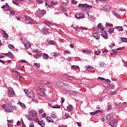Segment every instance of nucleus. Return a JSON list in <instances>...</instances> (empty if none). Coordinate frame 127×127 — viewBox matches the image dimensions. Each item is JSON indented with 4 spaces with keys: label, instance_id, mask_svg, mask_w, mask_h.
Masks as SVG:
<instances>
[{
    "label": "nucleus",
    "instance_id": "nucleus-1",
    "mask_svg": "<svg viewBox=\"0 0 127 127\" xmlns=\"http://www.w3.org/2000/svg\"><path fill=\"white\" fill-rule=\"evenodd\" d=\"M1 108L2 109H4L6 113H12V112H13V108H12V106L10 104H3L1 106Z\"/></svg>",
    "mask_w": 127,
    "mask_h": 127
},
{
    "label": "nucleus",
    "instance_id": "nucleus-2",
    "mask_svg": "<svg viewBox=\"0 0 127 127\" xmlns=\"http://www.w3.org/2000/svg\"><path fill=\"white\" fill-rule=\"evenodd\" d=\"M35 91L39 94V96H44L46 89L44 87H41V86H37L35 88Z\"/></svg>",
    "mask_w": 127,
    "mask_h": 127
},
{
    "label": "nucleus",
    "instance_id": "nucleus-3",
    "mask_svg": "<svg viewBox=\"0 0 127 127\" xmlns=\"http://www.w3.org/2000/svg\"><path fill=\"white\" fill-rule=\"evenodd\" d=\"M78 7H80L81 9H82V8H83V7H84L86 9H91V8H92V7H93V5H88L87 4H86V3H85V4L79 3L78 4Z\"/></svg>",
    "mask_w": 127,
    "mask_h": 127
},
{
    "label": "nucleus",
    "instance_id": "nucleus-4",
    "mask_svg": "<svg viewBox=\"0 0 127 127\" xmlns=\"http://www.w3.org/2000/svg\"><path fill=\"white\" fill-rule=\"evenodd\" d=\"M36 14L38 17H41V16H43L44 14H46V10H38L36 12Z\"/></svg>",
    "mask_w": 127,
    "mask_h": 127
},
{
    "label": "nucleus",
    "instance_id": "nucleus-5",
    "mask_svg": "<svg viewBox=\"0 0 127 127\" xmlns=\"http://www.w3.org/2000/svg\"><path fill=\"white\" fill-rule=\"evenodd\" d=\"M74 17L77 19H82V18H85V14L82 12H78L75 14Z\"/></svg>",
    "mask_w": 127,
    "mask_h": 127
},
{
    "label": "nucleus",
    "instance_id": "nucleus-6",
    "mask_svg": "<svg viewBox=\"0 0 127 127\" xmlns=\"http://www.w3.org/2000/svg\"><path fill=\"white\" fill-rule=\"evenodd\" d=\"M24 92L26 95H27V96H34V94H33V91L31 89H28V90L24 89Z\"/></svg>",
    "mask_w": 127,
    "mask_h": 127
},
{
    "label": "nucleus",
    "instance_id": "nucleus-7",
    "mask_svg": "<svg viewBox=\"0 0 127 127\" xmlns=\"http://www.w3.org/2000/svg\"><path fill=\"white\" fill-rule=\"evenodd\" d=\"M106 120L110 123L114 120V116H113V115L109 114L106 116Z\"/></svg>",
    "mask_w": 127,
    "mask_h": 127
},
{
    "label": "nucleus",
    "instance_id": "nucleus-8",
    "mask_svg": "<svg viewBox=\"0 0 127 127\" xmlns=\"http://www.w3.org/2000/svg\"><path fill=\"white\" fill-rule=\"evenodd\" d=\"M102 9L104 11H110L111 10V6L108 4L104 5L102 7Z\"/></svg>",
    "mask_w": 127,
    "mask_h": 127
},
{
    "label": "nucleus",
    "instance_id": "nucleus-9",
    "mask_svg": "<svg viewBox=\"0 0 127 127\" xmlns=\"http://www.w3.org/2000/svg\"><path fill=\"white\" fill-rule=\"evenodd\" d=\"M23 43L25 47V48H26V49H29V48H30V47H31V45L30 44V42H23Z\"/></svg>",
    "mask_w": 127,
    "mask_h": 127
},
{
    "label": "nucleus",
    "instance_id": "nucleus-10",
    "mask_svg": "<svg viewBox=\"0 0 127 127\" xmlns=\"http://www.w3.org/2000/svg\"><path fill=\"white\" fill-rule=\"evenodd\" d=\"M57 85H58L59 86H60L61 87H64V86H65V87H69L68 84H66L64 82H61V81L57 82Z\"/></svg>",
    "mask_w": 127,
    "mask_h": 127
},
{
    "label": "nucleus",
    "instance_id": "nucleus-11",
    "mask_svg": "<svg viewBox=\"0 0 127 127\" xmlns=\"http://www.w3.org/2000/svg\"><path fill=\"white\" fill-rule=\"evenodd\" d=\"M38 125H39L42 127H45V122L42 119H41L40 120H39L38 121Z\"/></svg>",
    "mask_w": 127,
    "mask_h": 127
},
{
    "label": "nucleus",
    "instance_id": "nucleus-12",
    "mask_svg": "<svg viewBox=\"0 0 127 127\" xmlns=\"http://www.w3.org/2000/svg\"><path fill=\"white\" fill-rule=\"evenodd\" d=\"M8 95H13L15 96V93H14V91L13 90V89L10 88L8 89Z\"/></svg>",
    "mask_w": 127,
    "mask_h": 127
},
{
    "label": "nucleus",
    "instance_id": "nucleus-13",
    "mask_svg": "<svg viewBox=\"0 0 127 127\" xmlns=\"http://www.w3.org/2000/svg\"><path fill=\"white\" fill-rule=\"evenodd\" d=\"M1 33L3 37H4L5 38H6V39H8V35L7 34V33H6V32H5L4 30H2L1 31Z\"/></svg>",
    "mask_w": 127,
    "mask_h": 127
},
{
    "label": "nucleus",
    "instance_id": "nucleus-14",
    "mask_svg": "<svg viewBox=\"0 0 127 127\" xmlns=\"http://www.w3.org/2000/svg\"><path fill=\"white\" fill-rule=\"evenodd\" d=\"M101 36H103L105 39H108V33L106 31H104L101 34Z\"/></svg>",
    "mask_w": 127,
    "mask_h": 127
},
{
    "label": "nucleus",
    "instance_id": "nucleus-15",
    "mask_svg": "<svg viewBox=\"0 0 127 127\" xmlns=\"http://www.w3.org/2000/svg\"><path fill=\"white\" fill-rule=\"evenodd\" d=\"M93 37L95 39H97V40H99L100 39V35L99 34V32H96L93 34Z\"/></svg>",
    "mask_w": 127,
    "mask_h": 127
},
{
    "label": "nucleus",
    "instance_id": "nucleus-16",
    "mask_svg": "<svg viewBox=\"0 0 127 127\" xmlns=\"http://www.w3.org/2000/svg\"><path fill=\"white\" fill-rule=\"evenodd\" d=\"M29 116H30V117H33L34 118L37 116V113H36L35 112H33L32 111H30L29 112Z\"/></svg>",
    "mask_w": 127,
    "mask_h": 127
},
{
    "label": "nucleus",
    "instance_id": "nucleus-17",
    "mask_svg": "<svg viewBox=\"0 0 127 127\" xmlns=\"http://www.w3.org/2000/svg\"><path fill=\"white\" fill-rule=\"evenodd\" d=\"M42 30L44 34H45L46 35H49V34H50L49 31H48V29L43 28Z\"/></svg>",
    "mask_w": 127,
    "mask_h": 127
},
{
    "label": "nucleus",
    "instance_id": "nucleus-18",
    "mask_svg": "<svg viewBox=\"0 0 127 127\" xmlns=\"http://www.w3.org/2000/svg\"><path fill=\"white\" fill-rule=\"evenodd\" d=\"M46 120L48 123H54V121L51 117H47Z\"/></svg>",
    "mask_w": 127,
    "mask_h": 127
},
{
    "label": "nucleus",
    "instance_id": "nucleus-19",
    "mask_svg": "<svg viewBox=\"0 0 127 127\" xmlns=\"http://www.w3.org/2000/svg\"><path fill=\"white\" fill-rule=\"evenodd\" d=\"M66 110L67 111V112H71V111H73V106L70 105L67 106Z\"/></svg>",
    "mask_w": 127,
    "mask_h": 127
},
{
    "label": "nucleus",
    "instance_id": "nucleus-20",
    "mask_svg": "<svg viewBox=\"0 0 127 127\" xmlns=\"http://www.w3.org/2000/svg\"><path fill=\"white\" fill-rule=\"evenodd\" d=\"M98 27L99 29H101V30H105V27H104L103 25H102V24H101V23H99L98 25Z\"/></svg>",
    "mask_w": 127,
    "mask_h": 127
},
{
    "label": "nucleus",
    "instance_id": "nucleus-21",
    "mask_svg": "<svg viewBox=\"0 0 127 127\" xmlns=\"http://www.w3.org/2000/svg\"><path fill=\"white\" fill-rule=\"evenodd\" d=\"M45 86H46L48 87V88H50L51 89V87H52V84H51V83L50 82H48L45 84Z\"/></svg>",
    "mask_w": 127,
    "mask_h": 127
},
{
    "label": "nucleus",
    "instance_id": "nucleus-22",
    "mask_svg": "<svg viewBox=\"0 0 127 127\" xmlns=\"http://www.w3.org/2000/svg\"><path fill=\"white\" fill-rule=\"evenodd\" d=\"M115 31V29L113 28H110L109 30L108 31V33L110 34H112V33H114V32Z\"/></svg>",
    "mask_w": 127,
    "mask_h": 127
},
{
    "label": "nucleus",
    "instance_id": "nucleus-23",
    "mask_svg": "<svg viewBox=\"0 0 127 127\" xmlns=\"http://www.w3.org/2000/svg\"><path fill=\"white\" fill-rule=\"evenodd\" d=\"M82 52L84 54H92V52L91 51V50H84V51H83Z\"/></svg>",
    "mask_w": 127,
    "mask_h": 127
},
{
    "label": "nucleus",
    "instance_id": "nucleus-24",
    "mask_svg": "<svg viewBox=\"0 0 127 127\" xmlns=\"http://www.w3.org/2000/svg\"><path fill=\"white\" fill-rule=\"evenodd\" d=\"M44 22L45 24L51 27V28H52V27H53V25L50 22L47 21H45Z\"/></svg>",
    "mask_w": 127,
    "mask_h": 127
},
{
    "label": "nucleus",
    "instance_id": "nucleus-25",
    "mask_svg": "<svg viewBox=\"0 0 127 127\" xmlns=\"http://www.w3.org/2000/svg\"><path fill=\"white\" fill-rule=\"evenodd\" d=\"M113 14H114V15H115L116 17H117V18H121V16H120V15H119V14H118V13H116L115 11H114L113 12Z\"/></svg>",
    "mask_w": 127,
    "mask_h": 127
},
{
    "label": "nucleus",
    "instance_id": "nucleus-26",
    "mask_svg": "<svg viewBox=\"0 0 127 127\" xmlns=\"http://www.w3.org/2000/svg\"><path fill=\"white\" fill-rule=\"evenodd\" d=\"M8 56L9 57V58H14V56L12 54V53L9 52L8 53Z\"/></svg>",
    "mask_w": 127,
    "mask_h": 127
},
{
    "label": "nucleus",
    "instance_id": "nucleus-27",
    "mask_svg": "<svg viewBox=\"0 0 127 127\" xmlns=\"http://www.w3.org/2000/svg\"><path fill=\"white\" fill-rule=\"evenodd\" d=\"M41 57V54H36L34 55V58L35 59H39Z\"/></svg>",
    "mask_w": 127,
    "mask_h": 127
},
{
    "label": "nucleus",
    "instance_id": "nucleus-28",
    "mask_svg": "<svg viewBox=\"0 0 127 127\" xmlns=\"http://www.w3.org/2000/svg\"><path fill=\"white\" fill-rule=\"evenodd\" d=\"M48 57H49V56H48V54H44L43 55V59H45V60L48 59Z\"/></svg>",
    "mask_w": 127,
    "mask_h": 127
},
{
    "label": "nucleus",
    "instance_id": "nucleus-29",
    "mask_svg": "<svg viewBox=\"0 0 127 127\" xmlns=\"http://www.w3.org/2000/svg\"><path fill=\"white\" fill-rule=\"evenodd\" d=\"M79 66L78 65H72L71 69L72 70H77V69H79Z\"/></svg>",
    "mask_w": 127,
    "mask_h": 127
},
{
    "label": "nucleus",
    "instance_id": "nucleus-30",
    "mask_svg": "<svg viewBox=\"0 0 127 127\" xmlns=\"http://www.w3.org/2000/svg\"><path fill=\"white\" fill-rule=\"evenodd\" d=\"M116 29H118L119 31H124V28L122 26H117L116 27Z\"/></svg>",
    "mask_w": 127,
    "mask_h": 127
},
{
    "label": "nucleus",
    "instance_id": "nucleus-31",
    "mask_svg": "<svg viewBox=\"0 0 127 127\" xmlns=\"http://www.w3.org/2000/svg\"><path fill=\"white\" fill-rule=\"evenodd\" d=\"M86 14H87L88 17V19L89 20L91 21L93 19V16H92V15H90V14H89V13H86Z\"/></svg>",
    "mask_w": 127,
    "mask_h": 127
},
{
    "label": "nucleus",
    "instance_id": "nucleus-32",
    "mask_svg": "<svg viewBox=\"0 0 127 127\" xmlns=\"http://www.w3.org/2000/svg\"><path fill=\"white\" fill-rule=\"evenodd\" d=\"M28 24H34V21L33 20H32V19L29 20L28 22Z\"/></svg>",
    "mask_w": 127,
    "mask_h": 127
},
{
    "label": "nucleus",
    "instance_id": "nucleus-33",
    "mask_svg": "<svg viewBox=\"0 0 127 127\" xmlns=\"http://www.w3.org/2000/svg\"><path fill=\"white\" fill-rule=\"evenodd\" d=\"M8 47L11 50H13V49H14V46L11 44H9L8 46Z\"/></svg>",
    "mask_w": 127,
    "mask_h": 127
},
{
    "label": "nucleus",
    "instance_id": "nucleus-34",
    "mask_svg": "<svg viewBox=\"0 0 127 127\" xmlns=\"http://www.w3.org/2000/svg\"><path fill=\"white\" fill-rule=\"evenodd\" d=\"M71 52L69 50H65L64 51V55H67V54H70Z\"/></svg>",
    "mask_w": 127,
    "mask_h": 127
},
{
    "label": "nucleus",
    "instance_id": "nucleus-35",
    "mask_svg": "<svg viewBox=\"0 0 127 127\" xmlns=\"http://www.w3.org/2000/svg\"><path fill=\"white\" fill-rule=\"evenodd\" d=\"M8 6V4L7 3H5L4 5H3L1 6V8L4 9V8H6V7H7Z\"/></svg>",
    "mask_w": 127,
    "mask_h": 127
},
{
    "label": "nucleus",
    "instance_id": "nucleus-36",
    "mask_svg": "<svg viewBox=\"0 0 127 127\" xmlns=\"http://www.w3.org/2000/svg\"><path fill=\"white\" fill-rule=\"evenodd\" d=\"M108 88H109V89H115V85L110 84L108 86Z\"/></svg>",
    "mask_w": 127,
    "mask_h": 127
},
{
    "label": "nucleus",
    "instance_id": "nucleus-37",
    "mask_svg": "<svg viewBox=\"0 0 127 127\" xmlns=\"http://www.w3.org/2000/svg\"><path fill=\"white\" fill-rule=\"evenodd\" d=\"M49 44H50V45H55V42H54V41H50L49 42Z\"/></svg>",
    "mask_w": 127,
    "mask_h": 127
},
{
    "label": "nucleus",
    "instance_id": "nucleus-38",
    "mask_svg": "<svg viewBox=\"0 0 127 127\" xmlns=\"http://www.w3.org/2000/svg\"><path fill=\"white\" fill-rule=\"evenodd\" d=\"M112 52L114 53H112L111 54V56H113V55H117L118 52H116V51H115L114 50H113Z\"/></svg>",
    "mask_w": 127,
    "mask_h": 127
},
{
    "label": "nucleus",
    "instance_id": "nucleus-39",
    "mask_svg": "<svg viewBox=\"0 0 127 127\" xmlns=\"http://www.w3.org/2000/svg\"><path fill=\"white\" fill-rule=\"evenodd\" d=\"M25 18L26 21H28V22L29 21V20L31 19V18L30 17L28 16H25Z\"/></svg>",
    "mask_w": 127,
    "mask_h": 127
},
{
    "label": "nucleus",
    "instance_id": "nucleus-40",
    "mask_svg": "<svg viewBox=\"0 0 127 127\" xmlns=\"http://www.w3.org/2000/svg\"><path fill=\"white\" fill-rule=\"evenodd\" d=\"M121 41H122V42H127V38H121Z\"/></svg>",
    "mask_w": 127,
    "mask_h": 127
},
{
    "label": "nucleus",
    "instance_id": "nucleus-41",
    "mask_svg": "<svg viewBox=\"0 0 127 127\" xmlns=\"http://www.w3.org/2000/svg\"><path fill=\"white\" fill-rule=\"evenodd\" d=\"M94 54H95V55H100V54H101V51H95L94 52Z\"/></svg>",
    "mask_w": 127,
    "mask_h": 127
},
{
    "label": "nucleus",
    "instance_id": "nucleus-42",
    "mask_svg": "<svg viewBox=\"0 0 127 127\" xmlns=\"http://www.w3.org/2000/svg\"><path fill=\"white\" fill-rule=\"evenodd\" d=\"M34 65L35 67H37V68H40V64L35 63Z\"/></svg>",
    "mask_w": 127,
    "mask_h": 127
},
{
    "label": "nucleus",
    "instance_id": "nucleus-43",
    "mask_svg": "<svg viewBox=\"0 0 127 127\" xmlns=\"http://www.w3.org/2000/svg\"><path fill=\"white\" fill-rule=\"evenodd\" d=\"M97 114H98L97 113V111H96L95 112H91L90 113L91 116H96V115H97Z\"/></svg>",
    "mask_w": 127,
    "mask_h": 127
},
{
    "label": "nucleus",
    "instance_id": "nucleus-44",
    "mask_svg": "<svg viewBox=\"0 0 127 127\" xmlns=\"http://www.w3.org/2000/svg\"><path fill=\"white\" fill-rule=\"evenodd\" d=\"M19 105H20V107H22V108L25 107V104H24V103L19 102Z\"/></svg>",
    "mask_w": 127,
    "mask_h": 127
},
{
    "label": "nucleus",
    "instance_id": "nucleus-45",
    "mask_svg": "<svg viewBox=\"0 0 127 127\" xmlns=\"http://www.w3.org/2000/svg\"><path fill=\"white\" fill-rule=\"evenodd\" d=\"M51 56H54V57H57V56H58V55H57V54L54 53H51Z\"/></svg>",
    "mask_w": 127,
    "mask_h": 127
},
{
    "label": "nucleus",
    "instance_id": "nucleus-46",
    "mask_svg": "<svg viewBox=\"0 0 127 127\" xmlns=\"http://www.w3.org/2000/svg\"><path fill=\"white\" fill-rule=\"evenodd\" d=\"M51 116L54 119H57V116H56V115H54L53 114H52Z\"/></svg>",
    "mask_w": 127,
    "mask_h": 127
},
{
    "label": "nucleus",
    "instance_id": "nucleus-47",
    "mask_svg": "<svg viewBox=\"0 0 127 127\" xmlns=\"http://www.w3.org/2000/svg\"><path fill=\"white\" fill-rule=\"evenodd\" d=\"M117 95V91H112L110 93V95Z\"/></svg>",
    "mask_w": 127,
    "mask_h": 127
},
{
    "label": "nucleus",
    "instance_id": "nucleus-48",
    "mask_svg": "<svg viewBox=\"0 0 127 127\" xmlns=\"http://www.w3.org/2000/svg\"><path fill=\"white\" fill-rule=\"evenodd\" d=\"M28 98H29V100H31L32 101L33 100H34V96H28Z\"/></svg>",
    "mask_w": 127,
    "mask_h": 127
},
{
    "label": "nucleus",
    "instance_id": "nucleus-49",
    "mask_svg": "<svg viewBox=\"0 0 127 127\" xmlns=\"http://www.w3.org/2000/svg\"><path fill=\"white\" fill-rule=\"evenodd\" d=\"M115 46H116V45L115 44V43H114L112 45V44H111L109 45V47H110V48H113V47H115Z\"/></svg>",
    "mask_w": 127,
    "mask_h": 127
},
{
    "label": "nucleus",
    "instance_id": "nucleus-50",
    "mask_svg": "<svg viewBox=\"0 0 127 127\" xmlns=\"http://www.w3.org/2000/svg\"><path fill=\"white\" fill-rule=\"evenodd\" d=\"M113 126L112 125H111L112 126V127H117V123L114 122L113 123Z\"/></svg>",
    "mask_w": 127,
    "mask_h": 127
},
{
    "label": "nucleus",
    "instance_id": "nucleus-51",
    "mask_svg": "<svg viewBox=\"0 0 127 127\" xmlns=\"http://www.w3.org/2000/svg\"><path fill=\"white\" fill-rule=\"evenodd\" d=\"M28 120L29 121H33V118H32L31 117V116H29L28 117Z\"/></svg>",
    "mask_w": 127,
    "mask_h": 127
},
{
    "label": "nucleus",
    "instance_id": "nucleus-52",
    "mask_svg": "<svg viewBox=\"0 0 127 127\" xmlns=\"http://www.w3.org/2000/svg\"><path fill=\"white\" fill-rule=\"evenodd\" d=\"M124 48H125V47H122L117 48L116 50H123V49H124Z\"/></svg>",
    "mask_w": 127,
    "mask_h": 127
},
{
    "label": "nucleus",
    "instance_id": "nucleus-53",
    "mask_svg": "<svg viewBox=\"0 0 127 127\" xmlns=\"http://www.w3.org/2000/svg\"><path fill=\"white\" fill-rule=\"evenodd\" d=\"M64 102H65V99H64V98H61V104H63V103H64Z\"/></svg>",
    "mask_w": 127,
    "mask_h": 127
},
{
    "label": "nucleus",
    "instance_id": "nucleus-54",
    "mask_svg": "<svg viewBox=\"0 0 127 127\" xmlns=\"http://www.w3.org/2000/svg\"><path fill=\"white\" fill-rule=\"evenodd\" d=\"M111 110H112V106L111 105H109L107 109L108 112H109V111H111Z\"/></svg>",
    "mask_w": 127,
    "mask_h": 127
},
{
    "label": "nucleus",
    "instance_id": "nucleus-55",
    "mask_svg": "<svg viewBox=\"0 0 127 127\" xmlns=\"http://www.w3.org/2000/svg\"><path fill=\"white\" fill-rule=\"evenodd\" d=\"M64 116L66 117V118H67V119H69V118H70V115L67 113H65Z\"/></svg>",
    "mask_w": 127,
    "mask_h": 127
},
{
    "label": "nucleus",
    "instance_id": "nucleus-56",
    "mask_svg": "<svg viewBox=\"0 0 127 127\" xmlns=\"http://www.w3.org/2000/svg\"><path fill=\"white\" fill-rule=\"evenodd\" d=\"M98 79L100 80L101 81H104V80H106L105 78L101 77H98Z\"/></svg>",
    "mask_w": 127,
    "mask_h": 127
},
{
    "label": "nucleus",
    "instance_id": "nucleus-57",
    "mask_svg": "<svg viewBox=\"0 0 127 127\" xmlns=\"http://www.w3.org/2000/svg\"><path fill=\"white\" fill-rule=\"evenodd\" d=\"M37 2L38 3H43V0H37Z\"/></svg>",
    "mask_w": 127,
    "mask_h": 127
},
{
    "label": "nucleus",
    "instance_id": "nucleus-58",
    "mask_svg": "<svg viewBox=\"0 0 127 127\" xmlns=\"http://www.w3.org/2000/svg\"><path fill=\"white\" fill-rule=\"evenodd\" d=\"M96 2H99L100 1L101 2H104L105 1V0H95Z\"/></svg>",
    "mask_w": 127,
    "mask_h": 127
},
{
    "label": "nucleus",
    "instance_id": "nucleus-59",
    "mask_svg": "<svg viewBox=\"0 0 127 127\" xmlns=\"http://www.w3.org/2000/svg\"><path fill=\"white\" fill-rule=\"evenodd\" d=\"M20 62H21V63H26V61L25 60H21Z\"/></svg>",
    "mask_w": 127,
    "mask_h": 127
},
{
    "label": "nucleus",
    "instance_id": "nucleus-60",
    "mask_svg": "<svg viewBox=\"0 0 127 127\" xmlns=\"http://www.w3.org/2000/svg\"><path fill=\"white\" fill-rule=\"evenodd\" d=\"M61 8L62 9H63L64 10V11H66V8H65L64 6H61Z\"/></svg>",
    "mask_w": 127,
    "mask_h": 127
},
{
    "label": "nucleus",
    "instance_id": "nucleus-61",
    "mask_svg": "<svg viewBox=\"0 0 127 127\" xmlns=\"http://www.w3.org/2000/svg\"><path fill=\"white\" fill-rule=\"evenodd\" d=\"M34 52H35V53H40V51L38 50V49H36L35 51H34Z\"/></svg>",
    "mask_w": 127,
    "mask_h": 127
},
{
    "label": "nucleus",
    "instance_id": "nucleus-62",
    "mask_svg": "<svg viewBox=\"0 0 127 127\" xmlns=\"http://www.w3.org/2000/svg\"><path fill=\"white\" fill-rule=\"evenodd\" d=\"M100 66L101 67H104L105 64H104V63H101L100 64Z\"/></svg>",
    "mask_w": 127,
    "mask_h": 127
},
{
    "label": "nucleus",
    "instance_id": "nucleus-63",
    "mask_svg": "<svg viewBox=\"0 0 127 127\" xmlns=\"http://www.w3.org/2000/svg\"><path fill=\"white\" fill-rule=\"evenodd\" d=\"M29 127H34V124L33 123L30 124Z\"/></svg>",
    "mask_w": 127,
    "mask_h": 127
},
{
    "label": "nucleus",
    "instance_id": "nucleus-64",
    "mask_svg": "<svg viewBox=\"0 0 127 127\" xmlns=\"http://www.w3.org/2000/svg\"><path fill=\"white\" fill-rule=\"evenodd\" d=\"M10 14H11L12 15H14L15 13H14V11H10Z\"/></svg>",
    "mask_w": 127,
    "mask_h": 127
}]
</instances>
